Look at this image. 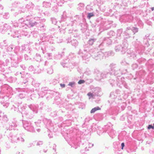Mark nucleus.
I'll list each match as a JSON object with an SVG mask.
<instances>
[{
	"label": "nucleus",
	"mask_w": 154,
	"mask_h": 154,
	"mask_svg": "<svg viewBox=\"0 0 154 154\" xmlns=\"http://www.w3.org/2000/svg\"><path fill=\"white\" fill-rule=\"evenodd\" d=\"M87 95L88 96L90 97H93L94 96L93 94L90 92L88 93V94Z\"/></svg>",
	"instance_id": "4"
},
{
	"label": "nucleus",
	"mask_w": 154,
	"mask_h": 154,
	"mask_svg": "<svg viewBox=\"0 0 154 154\" xmlns=\"http://www.w3.org/2000/svg\"><path fill=\"white\" fill-rule=\"evenodd\" d=\"M94 16L93 13H89L88 14V17L90 19L91 17H93Z\"/></svg>",
	"instance_id": "2"
},
{
	"label": "nucleus",
	"mask_w": 154,
	"mask_h": 154,
	"mask_svg": "<svg viewBox=\"0 0 154 154\" xmlns=\"http://www.w3.org/2000/svg\"><path fill=\"white\" fill-rule=\"evenodd\" d=\"M151 128H152V129H154V127L152 126L151 125H149L148 127V129H149Z\"/></svg>",
	"instance_id": "5"
},
{
	"label": "nucleus",
	"mask_w": 154,
	"mask_h": 154,
	"mask_svg": "<svg viewBox=\"0 0 154 154\" xmlns=\"http://www.w3.org/2000/svg\"><path fill=\"white\" fill-rule=\"evenodd\" d=\"M121 146H122V149H123V147L125 146V144L124 143H122L121 144Z\"/></svg>",
	"instance_id": "6"
},
{
	"label": "nucleus",
	"mask_w": 154,
	"mask_h": 154,
	"mask_svg": "<svg viewBox=\"0 0 154 154\" xmlns=\"http://www.w3.org/2000/svg\"><path fill=\"white\" fill-rule=\"evenodd\" d=\"M154 128V124H153V126Z\"/></svg>",
	"instance_id": "10"
},
{
	"label": "nucleus",
	"mask_w": 154,
	"mask_h": 154,
	"mask_svg": "<svg viewBox=\"0 0 154 154\" xmlns=\"http://www.w3.org/2000/svg\"><path fill=\"white\" fill-rule=\"evenodd\" d=\"M151 9H152V11H153L154 10V7H152V8H151Z\"/></svg>",
	"instance_id": "9"
},
{
	"label": "nucleus",
	"mask_w": 154,
	"mask_h": 154,
	"mask_svg": "<svg viewBox=\"0 0 154 154\" xmlns=\"http://www.w3.org/2000/svg\"><path fill=\"white\" fill-rule=\"evenodd\" d=\"M101 109L98 106H97L96 107L92 109L91 111V113H94L96 111L98 110H100Z\"/></svg>",
	"instance_id": "1"
},
{
	"label": "nucleus",
	"mask_w": 154,
	"mask_h": 154,
	"mask_svg": "<svg viewBox=\"0 0 154 154\" xmlns=\"http://www.w3.org/2000/svg\"><path fill=\"white\" fill-rule=\"evenodd\" d=\"M74 84V83L72 82H70L69 83V85L71 86H72V85Z\"/></svg>",
	"instance_id": "7"
},
{
	"label": "nucleus",
	"mask_w": 154,
	"mask_h": 154,
	"mask_svg": "<svg viewBox=\"0 0 154 154\" xmlns=\"http://www.w3.org/2000/svg\"><path fill=\"white\" fill-rule=\"evenodd\" d=\"M85 81L84 80H80L78 82V83L79 84H81L84 83Z\"/></svg>",
	"instance_id": "3"
},
{
	"label": "nucleus",
	"mask_w": 154,
	"mask_h": 154,
	"mask_svg": "<svg viewBox=\"0 0 154 154\" xmlns=\"http://www.w3.org/2000/svg\"><path fill=\"white\" fill-rule=\"evenodd\" d=\"M60 85L63 88L65 86V85L64 84H60Z\"/></svg>",
	"instance_id": "8"
}]
</instances>
